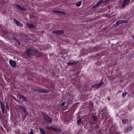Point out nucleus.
Here are the masks:
<instances>
[{
	"label": "nucleus",
	"instance_id": "obj_1",
	"mask_svg": "<svg viewBox=\"0 0 134 134\" xmlns=\"http://www.w3.org/2000/svg\"><path fill=\"white\" fill-rule=\"evenodd\" d=\"M43 118L44 121L46 123H49L51 122L52 119L51 118H50L44 113H43Z\"/></svg>",
	"mask_w": 134,
	"mask_h": 134
},
{
	"label": "nucleus",
	"instance_id": "obj_2",
	"mask_svg": "<svg viewBox=\"0 0 134 134\" xmlns=\"http://www.w3.org/2000/svg\"><path fill=\"white\" fill-rule=\"evenodd\" d=\"M37 52V49L33 50L29 49L26 50V52L27 54L28 55H34Z\"/></svg>",
	"mask_w": 134,
	"mask_h": 134
},
{
	"label": "nucleus",
	"instance_id": "obj_3",
	"mask_svg": "<svg viewBox=\"0 0 134 134\" xmlns=\"http://www.w3.org/2000/svg\"><path fill=\"white\" fill-rule=\"evenodd\" d=\"M103 82L102 81V80H101L99 83L92 85V87L93 88L96 90L98 89L101 86H102L103 84Z\"/></svg>",
	"mask_w": 134,
	"mask_h": 134
},
{
	"label": "nucleus",
	"instance_id": "obj_4",
	"mask_svg": "<svg viewBox=\"0 0 134 134\" xmlns=\"http://www.w3.org/2000/svg\"><path fill=\"white\" fill-rule=\"evenodd\" d=\"M128 21L127 20H121L117 21L115 24H113V26L116 27L117 26L119 25L122 24L123 23H127Z\"/></svg>",
	"mask_w": 134,
	"mask_h": 134
},
{
	"label": "nucleus",
	"instance_id": "obj_5",
	"mask_svg": "<svg viewBox=\"0 0 134 134\" xmlns=\"http://www.w3.org/2000/svg\"><path fill=\"white\" fill-rule=\"evenodd\" d=\"M79 63V61L75 60H71L69 62L67 63V64L68 66L74 65L77 64Z\"/></svg>",
	"mask_w": 134,
	"mask_h": 134
},
{
	"label": "nucleus",
	"instance_id": "obj_6",
	"mask_svg": "<svg viewBox=\"0 0 134 134\" xmlns=\"http://www.w3.org/2000/svg\"><path fill=\"white\" fill-rule=\"evenodd\" d=\"M47 129L49 130H52L58 133H60L62 131L60 129L54 128L52 127H47Z\"/></svg>",
	"mask_w": 134,
	"mask_h": 134
},
{
	"label": "nucleus",
	"instance_id": "obj_7",
	"mask_svg": "<svg viewBox=\"0 0 134 134\" xmlns=\"http://www.w3.org/2000/svg\"><path fill=\"white\" fill-rule=\"evenodd\" d=\"M14 22L15 23L17 26L20 27H22L23 26V25L22 23L15 19H14Z\"/></svg>",
	"mask_w": 134,
	"mask_h": 134
},
{
	"label": "nucleus",
	"instance_id": "obj_8",
	"mask_svg": "<svg viewBox=\"0 0 134 134\" xmlns=\"http://www.w3.org/2000/svg\"><path fill=\"white\" fill-rule=\"evenodd\" d=\"M64 33V31L62 30H58L56 31H54L52 32V33L53 34H62Z\"/></svg>",
	"mask_w": 134,
	"mask_h": 134
},
{
	"label": "nucleus",
	"instance_id": "obj_9",
	"mask_svg": "<svg viewBox=\"0 0 134 134\" xmlns=\"http://www.w3.org/2000/svg\"><path fill=\"white\" fill-rule=\"evenodd\" d=\"M0 104H1V107L2 109V112L3 114H4L5 112L4 104L1 101H0Z\"/></svg>",
	"mask_w": 134,
	"mask_h": 134
},
{
	"label": "nucleus",
	"instance_id": "obj_10",
	"mask_svg": "<svg viewBox=\"0 0 134 134\" xmlns=\"http://www.w3.org/2000/svg\"><path fill=\"white\" fill-rule=\"evenodd\" d=\"M49 92V91H48L47 90H46L45 89L41 88V89H38V93H48Z\"/></svg>",
	"mask_w": 134,
	"mask_h": 134
},
{
	"label": "nucleus",
	"instance_id": "obj_11",
	"mask_svg": "<svg viewBox=\"0 0 134 134\" xmlns=\"http://www.w3.org/2000/svg\"><path fill=\"white\" fill-rule=\"evenodd\" d=\"M9 63L10 65L13 67L15 68V67L16 63L15 61L12 60H10Z\"/></svg>",
	"mask_w": 134,
	"mask_h": 134
},
{
	"label": "nucleus",
	"instance_id": "obj_12",
	"mask_svg": "<svg viewBox=\"0 0 134 134\" xmlns=\"http://www.w3.org/2000/svg\"><path fill=\"white\" fill-rule=\"evenodd\" d=\"M129 3V2L126 1V0H123V3L121 5V7L122 8H124L126 6V4H128Z\"/></svg>",
	"mask_w": 134,
	"mask_h": 134
},
{
	"label": "nucleus",
	"instance_id": "obj_13",
	"mask_svg": "<svg viewBox=\"0 0 134 134\" xmlns=\"http://www.w3.org/2000/svg\"><path fill=\"white\" fill-rule=\"evenodd\" d=\"M27 27L30 28H35L36 27V26L34 24H28L27 25Z\"/></svg>",
	"mask_w": 134,
	"mask_h": 134
},
{
	"label": "nucleus",
	"instance_id": "obj_14",
	"mask_svg": "<svg viewBox=\"0 0 134 134\" xmlns=\"http://www.w3.org/2000/svg\"><path fill=\"white\" fill-rule=\"evenodd\" d=\"M40 132L41 134H46V132L44 130L40 127L39 128Z\"/></svg>",
	"mask_w": 134,
	"mask_h": 134
},
{
	"label": "nucleus",
	"instance_id": "obj_15",
	"mask_svg": "<svg viewBox=\"0 0 134 134\" xmlns=\"http://www.w3.org/2000/svg\"><path fill=\"white\" fill-rule=\"evenodd\" d=\"M15 7L18 8V9H20L21 10H25V9L24 8H22L21 7V6L18 4H16L15 5Z\"/></svg>",
	"mask_w": 134,
	"mask_h": 134
},
{
	"label": "nucleus",
	"instance_id": "obj_16",
	"mask_svg": "<svg viewBox=\"0 0 134 134\" xmlns=\"http://www.w3.org/2000/svg\"><path fill=\"white\" fill-rule=\"evenodd\" d=\"M19 98L20 99H21L23 101H27L25 97L22 95L20 94L19 95Z\"/></svg>",
	"mask_w": 134,
	"mask_h": 134
},
{
	"label": "nucleus",
	"instance_id": "obj_17",
	"mask_svg": "<svg viewBox=\"0 0 134 134\" xmlns=\"http://www.w3.org/2000/svg\"><path fill=\"white\" fill-rule=\"evenodd\" d=\"M132 129V127L129 126L128 127L127 129H125V131L126 132H129Z\"/></svg>",
	"mask_w": 134,
	"mask_h": 134
},
{
	"label": "nucleus",
	"instance_id": "obj_18",
	"mask_svg": "<svg viewBox=\"0 0 134 134\" xmlns=\"http://www.w3.org/2000/svg\"><path fill=\"white\" fill-rule=\"evenodd\" d=\"M23 111L26 114L29 115V113L26 109L24 107H23L22 109Z\"/></svg>",
	"mask_w": 134,
	"mask_h": 134
},
{
	"label": "nucleus",
	"instance_id": "obj_19",
	"mask_svg": "<svg viewBox=\"0 0 134 134\" xmlns=\"http://www.w3.org/2000/svg\"><path fill=\"white\" fill-rule=\"evenodd\" d=\"M82 3V1H79L76 4V5L77 7H80V6L81 4Z\"/></svg>",
	"mask_w": 134,
	"mask_h": 134
},
{
	"label": "nucleus",
	"instance_id": "obj_20",
	"mask_svg": "<svg viewBox=\"0 0 134 134\" xmlns=\"http://www.w3.org/2000/svg\"><path fill=\"white\" fill-rule=\"evenodd\" d=\"M122 122L124 124L127 123L128 122V120L127 119H124L122 120Z\"/></svg>",
	"mask_w": 134,
	"mask_h": 134
},
{
	"label": "nucleus",
	"instance_id": "obj_21",
	"mask_svg": "<svg viewBox=\"0 0 134 134\" xmlns=\"http://www.w3.org/2000/svg\"><path fill=\"white\" fill-rule=\"evenodd\" d=\"M104 2H105L103 0H100L97 3L99 5L101 4Z\"/></svg>",
	"mask_w": 134,
	"mask_h": 134
},
{
	"label": "nucleus",
	"instance_id": "obj_22",
	"mask_svg": "<svg viewBox=\"0 0 134 134\" xmlns=\"http://www.w3.org/2000/svg\"><path fill=\"white\" fill-rule=\"evenodd\" d=\"M104 2H105L103 0H100L97 3L99 5L101 4Z\"/></svg>",
	"mask_w": 134,
	"mask_h": 134
},
{
	"label": "nucleus",
	"instance_id": "obj_23",
	"mask_svg": "<svg viewBox=\"0 0 134 134\" xmlns=\"http://www.w3.org/2000/svg\"><path fill=\"white\" fill-rule=\"evenodd\" d=\"M14 39L15 41H16V43H18L19 45L20 44V42L19 40H17V39L15 37L14 38Z\"/></svg>",
	"mask_w": 134,
	"mask_h": 134
},
{
	"label": "nucleus",
	"instance_id": "obj_24",
	"mask_svg": "<svg viewBox=\"0 0 134 134\" xmlns=\"http://www.w3.org/2000/svg\"><path fill=\"white\" fill-rule=\"evenodd\" d=\"M91 119H93V120L96 121L97 120V117L95 116H93L91 118Z\"/></svg>",
	"mask_w": 134,
	"mask_h": 134
},
{
	"label": "nucleus",
	"instance_id": "obj_25",
	"mask_svg": "<svg viewBox=\"0 0 134 134\" xmlns=\"http://www.w3.org/2000/svg\"><path fill=\"white\" fill-rule=\"evenodd\" d=\"M106 110L107 109L106 108H103L102 110V111L103 113H102V114H103L105 113H106Z\"/></svg>",
	"mask_w": 134,
	"mask_h": 134
},
{
	"label": "nucleus",
	"instance_id": "obj_26",
	"mask_svg": "<svg viewBox=\"0 0 134 134\" xmlns=\"http://www.w3.org/2000/svg\"><path fill=\"white\" fill-rule=\"evenodd\" d=\"M99 5L97 3L95 5H94L92 7V8L94 9L96 7H97L98 6H99Z\"/></svg>",
	"mask_w": 134,
	"mask_h": 134
},
{
	"label": "nucleus",
	"instance_id": "obj_27",
	"mask_svg": "<svg viewBox=\"0 0 134 134\" xmlns=\"http://www.w3.org/2000/svg\"><path fill=\"white\" fill-rule=\"evenodd\" d=\"M99 5L97 3L95 5H94L92 7V8L94 9L96 7H97L98 6H99Z\"/></svg>",
	"mask_w": 134,
	"mask_h": 134
},
{
	"label": "nucleus",
	"instance_id": "obj_28",
	"mask_svg": "<svg viewBox=\"0 0 134 134\" xmlns=\"http://www.w3.org/2000/svg\"><path fill=\"white\" fill-rule=\"evenodd\" d=\"M81 119H80L78 120L77 121V124L79 125L81 122Z\"/></svg>",
	"mask_w": 134,
	"mask_h": 134
},
{
	"label": "nucleus",
	"instance_id": "obj_29",
	"mask_svg": "<svg viewBox=\"0 0 134 134\" xmlns=\"http://www.w3.org/2000/svg\"><path fill=\"white\" fill-rule=\"evenodd\" d=\"M127 94V93L126 92H123L122 93V96L123 97H124L125 96H126V95Z\"/></svg>",
	"mask_w": 134,
	"mask_h": 134
},
{
	"label": "nucleus",
	"instance_id": "obj_30",
	"mask_svg": "<svg viewBox=\"0 0 134 134\" xmlns=\"http://www.w3.org/2000/svg\"><path fill=\"white\" fill-rule=\"evenodd\" d=\"M39 89H33V91L35 92H38Z\"/></svg>",
	"mask_w": 134,
	"mask_h": 134
},
{
	"label": "nucleus",
	"instance_id": "obj_31",
	"mask_svg": "<svg viewBox=\"0 0 134 134\" xmlns=\"http://www.w3.org/2000/svg\"><path fill=\"white\" fill-rule=\"evenodd\" d=\"M53 12L54 13H59V12H60V11L54 10L53 11Z\"/></svg>",
	"mask_w": 134,
	"mask_h": 134
},
{
	"label": "nucleus",
	"instance_id": "obj_32",
	"mask_svg": "<svg viewBox=\"0 0 134 134\" xmlns=\"http://www.w3.org/2000/svg\"><path fill=\"white\" fill-rule=\"evenodd\" d=\"M59 14H65V12L63 11H60V12H59Z\"/></svg>",
	"mask_w": 134,
	"mask_h": 134
},
{
	"label": "nucleus",
	"instance_id": "obj_33",
	"mask_svg": "<svg viewBox=\"0 0 134 134\" xmlns=\"http://www.w3.org/2000/svg\"><path fill=\"white\" fill-rule=\"evenodd\" d=\"M65 104V102H63L60 105L61 106H64Z\"/></svg>",
	"mask_w": 134,
	"mask_h": 134
},
{
	"label": "nucleus",
	"instance_id": "obj_34",
	"mask_svg": "<svg viewBox=\"0 0 134 134\" xmlns=\"http://www.w3.org/2000/svg\"><path fill=\"white\" fill-rule=\"evenodd\" d=\"M18 107H19L21 109H22V108H23V107L22 106H21V105H18Z\"/></svg>",
	"mask_w": 134,
	"mask_h": 134
},
{
	"label": "nucleus",
	"instance_id": "obj_35",
	"mask_svg": "<svg viewBox=\"0 0 134 134\" xmlns=\"http://www.w3.org/2000/svg\"><path fill=\"white\" fill-rule=\"evenodd\" d=\"M31 131L29 133V134H34L32 132V130L31 129Z\"/></svg>",
	"mask_w": 134,
	"mask_h": 134
},
{
	"label": "nucleus",
	"instance_id": "obj_36",
	"mask_svg": "<svg viewBox=\"0 0 134 134\" xmlns=\"http://www.w3.org/2000/svg\"><path fill=\"white\" fill-rule=\"evenodd\" d=\"M6 108L7 109H8V103L7 102H6Z\"/></svg>",
	"mask_w": 134,
	"mask_h": 134
},
{
	"label": "nucleus",
	"instance_id": "obj_37",
	"mask_svg": "<svg viewBox=\"0 0 134 134\" xmlns=\"http://www.w3.org/2000/svg\"><path fill=\"white\" fill-rule=\"evenodd\" d=\"M131 37L132 38H133V39H134V35H131Z\"/></svg>",
	"mask_w": 134,
	"mask_h": 134
},
{
	"label": "nucleus",
	"instance_id": "obj_38",
	"mask_svg": "<svg viewBox=\"0 0 134 134\" xmlns=\"http://www.w3.org/2000/svg\"><path fill=\"white\" fill-rule=\"evenodd\" d=\"M110 0H105V1H104V2H107Z\"/></svg>",
	"mask_w": 134,
	"mask_h": 134
},
{
	"label": "nucleus",
	"instance_id": "obj_39",
	"mask_svg": "<svg viewBox=\"0 0 134 134\" xmlns=\"http://www.w3.org/2000/svg\"><path fill=\"white\" fill-rule=\"evenodd\" d=\"M126 1H127V2L129 3L130 2V0H126Z\"/></svg>",
	"mask_w": 134,
	"mask_h": 134
},
{
	"label": "nucleus",
	"instance_id": "obj_40",
	"mask_svg": "<svg viewBox=\"0 0 134 134\" xmlns=\"http://www.w3.org/2000/svg\"><path fill=\"white\" fill-rule=\"evenodd\" d=\"M32 17L30 15L29 16V18H31Z\"/></svg>",
	"mask_w": 134,
	"mask_h": 134
},
{
	"label": "nucleus",
	"instance_id": "obj_41",
	"mask_svg": "<svg viewBox=\"0 0 134 134\" xmlns=\"http://www.w3.org/2000/svg\"><path fill=\"white\" fill-rule=\"evenodd\" d=\"M121 92H122L121 91H119V93H121Z\"/></svg>",
	"mask_w": 134,
	"mask_h": 134
},
{
	"label": "nucleus",
	"instance_id": "obj_42",
	"mask_svg": "<svg viewBox=\"0 0 134 134\" xmlns=\"http://www.w3.org/2000/svg\"><path fill=\"white\" fill-rule=\"evenodd\" d=\"M111 132V133H112V132H111V131H110V132Z\"/></svg>",
	"mask_w": 134,
	"mask_h": 134
},
{
	"label": "nucleus",
	"instance_id": "obj_43",
	"mask_svg": "<svg viewBox=\"0 0 134 134\" xmlns=\"http://www.w3.org/2000/svg\"><path fill=\"white\" fill-rule=\"evenodd\" d=\"M111 129H112L111 128V129H110V130H111Z\"/></svg>",
	"mask_w": 134,
	"mask_h": 134
},
{
	"label": "nucleus",
	"instance_id": "obj_44",
	"mask_svg": "<svg viewBox=\"0 0 134 134\" xmlns=\"http://www.w3.org/2000/svg\"><path fill=\"white\" fill-rule=\"evenodd\" d=\"M7 132H8V130H7Z\"/></svg>",
	"mask_w": 134,
	"mask_h": 134
},
{
	"label": "nucleus",
	"instance_id": "obj_45",
	"mask_svg": "<svg viewBox=\"0 0 134 134\" xmlns=\"http://www.w3.org/2000/svg\"><path fill=\"white\" fill-rule=\"evenodd\" d=\"M1 0H0V2L1 1Z\"/></svg>",
	"mask_w": 134,
	"mask_h": 134
}]
</instances>
